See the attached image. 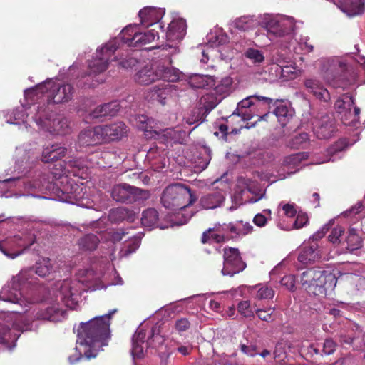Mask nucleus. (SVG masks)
Masks as SVG:
<instances>
[{
	"label": "nucleus",
	"mask_w": 365,
	"mask_h": 365,
	"mask_svg": "<svg viewBox=\"0 0 365 365\" xmlns=\"http://www.w3.org/2000/svg\"><path fill=\"white\" fill-rule=\"evenodd\" d=\"M115 312L116 309L80 324L76 354L68 357L71 364L83 357L88 360L95 358L103 346H108L110 339V321Z\"/></svg>",
	"instance_id": "1"
},
{
	"label": "nucleus",
	"mask_w": 365,
	"mask_h": 365,
	"mask_svg": "<svg viewBox=\"0 0 365 365\" xmlns=\"http://www.w3.org/2000/svg\"><path fill=\"white\" fill-rule=\"evenodd\" d=\"M261 24L267 32L275 36L284 38L287 43V48H292L295 53H298V48L295 46L296 40L294 39L292 34L294 29V21L292 17L266 14L262 16Z\"/></svg>",
	"instance_id": "2"
},
{
	"label": "nucleus",
	"mask_w": 365,
	"mask_h": 365,
	"mask_svg": "<svg viewBox=\"0 0 365 365\" xmlns=\"http://www.w3.org/2000/svg\"><path fill=\"white\" fill-rule=\"evenodd\" d=\"M272 102V98L257 94L247 96L237 103L236 109L230 116L241 117L243 122L254 117H258V121L264 120Z\"/></svg>",
	"instance_id": "3"
},
{
	"label": "nucleus",
	"mask_w": 365,
	"mask_h": 365,
	"mask_svg": "<svg viewBox=\"0 0 365 365\" xmlns=\"http://www.w3.org/2000/svg\"><path fill=\"white\" fill-rule=\"evenodd\" d=\"M73 93L74 88L69 83L60 84L48 81L29 90L26 96L38 100V95H41L46 97L47 103L50 104L68 102L72 99Z\"/></svg>",
	"instance_id": "4"
},
{
	"label": "nucleus",
	"mask_w": 365,
	"mask_h": 365,
	"mask_svg": "<svg viewBox=\"0 0 365 365\" xmlns=\"http://www.w3.org/2000/svg\"><path fill=\"white\" fill-rule=\"evenodd\" d=\"M160 200L166 209L176 211L192 205L197 200V197L189 187L175 183L163 190Z\"/></svg>",
	"instance_id": "5"
},
{
	"label": "nucleus",
	"mask_w": 365,
	"mask_h": 365,
	"mask_svg": "<svg viewBox=\"0 0 365 365\" xmlns=\"http://www.w3.org/2000/svg\"><path fill=\"white\" fill-rule=\"evenodd\" d=\"M29 275L27 271L20 272L16 276L13 277L11 281L0 291V301L19 304L22 307L21 310H11L12 312L21 313L27 310L23 309L24 301L21 298V289L26 283H30Z\"/></svg>",
	"instance_id": "6"
},
{
	"label": "nucleus",
	"mask_w": 365,
	"mask_h": 365,
	"mask_svg": "<svg viewBox=\"0 0 365 365\" xmlns=\"http://www.w3.org/2000/svg\"><path fill=\"white\" fill-rule=\"evenodd\" d=\"M118 48L116 42L113 41L106 43L100 50H97L96 58L88 63L89 73L87 77L96 76L105 71L108 68L109 62L115 58L113 56Z\"/></svg>",
	"instance_id": "7"
},
{
	"label": "nucleus",
	"mask_w": 365,
	"mask_h": 365,
	"mask_svg": "<svg viewBox=\"0 0 365 365\" xmlns=\"http://www.w3.org/2000/svg\"><path fill=\"white\" fill-rule=\"evenodd\" d=\"M321 73L327 83L334 87H346V84L340 83L339 73L346 68V63L339 57H333L321 60Z\"/></svg>",
	"instance_id": "8"
},
{
	"label": "nucleus",
	"mask_w": 365,
	"mask_h": 365,
	"mask_svg": "<svg viewBox=\"0 0 365 365\" xmlns=\"http://www.w3.org/2000/svg\"><path fill=\"white\" fill-rule=\"evenodd\" d=\"M111 195L116 202L133 203L138 200L148 199L150 192L148 190L124 183L115 185L112 189Z\"/></svg>",
	"instance_id": "9"
},
{
	"label": "nucleus",
	"mask_w": 365,
	"mask_h": 365,
	"mask_svg": "<svg viewBox=\"0 0 365 365\" xmlns=\"http://www.w3.org/2000/svg\"><path fill=\"white\" fill-rule=\"evenodd\" d=\"M120 35L123 43L129 46L139 48L153 42L155 37H158V38H159L158 31L155 28H153L144 33H141L134 31V28L132 26H127L121 31Z\"/></svg>",
	"instance_id": "10"
},
{
	"label": "nucleus",
	"mask_w": 365,
	"mask_h": 365,
	"mask_svg": "<svg viewBox=\"0 0 365 365\" xmlns=\"http://www.w3.org/2000/svg\"><path fill=\"white\" fill-rule=\"evenodd\" d=\"M354 105L353 97L349 93L342 95L335 102V108L345 125H354L359 121L360 109Z\"/></svg>",
	"instance_id": "11"
},
{
	"label": "nucleus",
	"mask_w": 365,
	"mask_h": 365,
	"mask_svg": "<svg viewBox=\"0 0 365 365\" xmlns=\"http://www.w3.org/2000/svg\"><path fill=\"white\" fill-rule=\"evenodd\" d=\"M86 191L82 185L70 181L65 178L61 181V186L57 189V195L60 200L71 204H79L84 198Z\"/></svg>",
	"instance_id": "12"
},
{
	"label": "nucleus",
	"mask_w": 365,
	"mask_h": 365,
	"mask_svg": "<svg viewBox=\"0 0 365 365\" xmlns=\"http://www.w3.org/2000/svg\"><path fill=\"white\" fill-rule=\"evenodd\" d=\"M58 292V297L65 305L71 309H74L81 294V284L78 281L65 279L63 281Z\"/></svg>",
	"instance_id": "13"
},
{
	"label": "nucleus",
	"mask_w": 365,
	"mask_h": 365,
	"mask_svg": "<svg viewBox=\"0 0 365 365\" xmlns=\"http://www.w3.org/2000/svg\"><path fill=\"white\" fill-rule=\"evenodd\" d=\"M337 279L332 273L317 269L309 293L316 296H325L328 289H333L336 285Z\"/></svg>",
	"instance_id": "14"
},
{
	"label": "nucleus",
	"mask_w": 365,
	"mask_h": 365,
	"mask_svg": "<svg viewBox=\"0 0 365 365\" xmlns=\"http://www.w3.org/2000/svg\"><path fill=\"white\" fill-rule=\"evenodd\" d=\"M247 189L248 191L255 195L254 197H251L248 200V202L255 203L262 199L265 195L264 190H259L257 192H256L252 187L250 185L247 183V181L245 178H239L237 184H236V190L233 196H232V202L235 204V206L230 207V210L236 209L238 205L242 204V195L245 190Z\"/></svg>",
	"instance_id": "15"
},
{
	"label": "nucleus",
	"mask_w": 365,
	"mask_h": 365,
	"mask_svg": "<svg viewBox=\"0 0 365 365\" xmlns=\"http://www.w3.org/2000/svg\"><path fill=\"white\" fill-rule=\"evenodd\" d=\"M103 143L120 140L127 135L128 127L122 121L99 125Z\"/></svg>",
	"instance_id": "16"
},
{
	"label": "nucleus",
	"mask_w": 365,
	"mask_h": 365,
	"mask_svg": "<svg viewBox=\"0 0 365 365\" xmlns=\"http://www.w3.org/2000/svg\"><path fill=\"white\" fill-rule=\"evenodd\" d=\"M163 14L164 11L160 8L146 6L140 10L138 15L141 25L145 27L153 26L155 29L164 31V26L160 21Z\"/></svg>",
	"instance_id": "17"
},
{
	"label": "nucleus",
	"mask_w": 365,
	"mask_h": 365,
	"mask_svg": "<svg viewBox=\"0 0 365 365\" xmlns=\"http://www.w3.org/2000/svg\"><path fill=\"white\" fill-rule=\"evenodd\" d=\"M29 247V245H24L21 238L16 236L0 241V251L11 259H14L21 255Z\"/></svg>",
	"instance_id": "18"
},
{
	"label": "nucleus",
	"mask_w": 365,
	"mask_h": 365,
	"mask_svg": "<svg viewBox=\"0 0 365 365\" xmlns=\"http://www.w3.org/2000/svg\"><path fill=\"white\" fill-rule=\"evenodd\" d=\"M304 86L307 92L317 99L323 102L329 101L331 98L330 93L319 79L316 78H306L304 81Z\"/></svg>",
	"instance_id": "19"
},
{
	"label": "nucleus",
	"mask_w": 365,
	"mask_h": 365,
	"mask_svg": "<svg viewBox=\"0 0 365 365\" xmlns=\"http://www.w3.org/2000/svg\"><path fill=\"white\" fill-rule=\"evenodd\" d=\"M78 140L82 146H93L103 143L100 125L82 130L78 135Z\"/></svg>",
	"instance_id": "20"
},
{
	"label": "nucleus",
	"mask_w": 365,
	"mask_h": 365,
	"mask_svg": "<svg viewBox=\"0 0 365 365\" xmlns=\"http://www.w3.org/2000/svg\"><path fill=\"white\" fill-rule=\"evenodd\" d=\"M220 100L217 99L215 93H208L202 95L198 102V120H204L207 114L216 107Z\"/></svg>",
	"instance_id": "21"
},
{
	"label": "nucleus",
	"mask_w": 365,
	"mask_h": 365,
	"mask_svg": "<svg viewBox=\"0 0 365 365\" xmlns=\"http://www.w3.org/2000/svg\"><path fill=\"white\" fill-rule=\"evenodd\" d=\"M186 22L183 19L173 20L168 25L165 35L168 41L182 40L186 34Z\"/></svg>",
	"instance_id": "22"
},
{
	"label": "nucleus",
	"mask_w": 365,
	"mask_h": 365,
	"mask_svg": "<svg viewBox=\"0 0 365 365\" xmlns=\"http://www.w3.org/2000/svg\"><path fill=\"white\" fill-rule=\"evenodd\" d=\"M172 86L168 83H162L154 86L149 92L148 98L151 101H157L161 105L166 104V99L171 95Z\"/></svg>",
	"instance_id": "23"
},
{
	"label": "nucleus",
	"mask_w": 365,
	"mask_h": 365,
	"mask_svg": "<svg viewBox=\"0 0 365 365\" xmlns=\"http://www.w3.org/2000/svg\"><path fill=\"white\" fill-rule=\"evenodd\" d=\"M339 8L349 16H354L363 13L365 0H340Z\"/></svg>",
	"instance_id": "24"
},
{
	"label": "nucleus",
	"mask_w": 365,
	"mask_h": 365,
	"mask_svg": "<svg viewBox=\"0 0 365 365\" xmlns=\"http://www.w3.org/2000/svg\"><path fill=\"white\" fill-rule=\"evenodd\" d=\"M159 79L160 76L158 68L155 69L149 66L143 68L135 76V81L142 85H149Z\"/></svg>",
	"instance_id": "25"
},
{
	"label": "nucleus",
	"mask_w": 365,
	"mask_h": 365,
	"mask_svg": "<svg viewBox=\"0 0 365 365\" xmlns=\"http://www.w3.org/2000/svg\"><path fill=\"white\" fill-rule=\"evenodd\" d=\"M66 150V148L61 147L58 144H53L51 146H48L43 150L42 161L48 163L58 160L65 156Z\"/></svg>",
	"instance_id": "26"
},
{
	"label": "nucleus",
	"mask_w": 365,
	"mask_h": 365,
	"mask_svg": "<svg viewBox=\"0 0 365 365\" xmlns=\"http://www.w3.org/2000/svg\"><path fill=\"white\" fill-rule=\"evenodd\" d=\"M247 267L242 260L239 250L230 247V277L242 272Z\"/></svg>",
	"instance_id": "27"
},
{
	"label": "nucleus",
	"mask_w": 365,
	"mask_h": 365,
	"mask_svg": "<svg viewBox=\"0 0 365 365\" xmlns=\"http://www.w3.org/2000/svg\"><path fill=\"white\" fill-rule=\"evenodd\" d=\"M320 257L318 245L314 242L309 246H304L302 248L299 255L298 259L303 264L314 262Z\"/></svg>",
	"instance_id": "28"
},
{
	"label": "nucleus",
	"mask_w": 365,
	"mask_h": 365,
	"mask_svg": "<svg viewBox=\"0 0 365 365\" xmlns=\"http://www.w3.org/2000/svg\"><path fill=\"white\" fill-rule=\"evenodd\" d=\"M225 196L218 192L210 193L202 196L200 199L201 206L206 210L220 207L225 201Z\"/></svg>",
	"instance_id": "29"
},
{
	"label": "nucleus",
	"mask_w": 365,
	"mask_h": 365,
	"mask_svg": "<svg viewBox=\"0 0 365 365\" xmlns=\"http://www.w3.org/2000/svg\"><path fill=\"white\" fill-rule=\"evenodd\" d=\"M307 158L308 154L304 152L292 154L284 158L283 164L288 170L294 169L291 170L290 173H295L299 170V165L302 160H306Z\"/></svg>",
	"instance_id": "30"
},
{
	"label": "nucleus",
	"mask_w": 365,
	"mask_h": 365,
	"mask_svg": "<svg viewBox=\"0 0 365 365\" xmlns=\"http://www.w3.org/2000/svg\"><path fill=\"white\" fill-rule=\"evenodd\" d=\"M108 218L112 222H120L124 220L132 222L134 220L133 212L127 208L119 207L110 211Z\"/></svg>",
	"instance_id": "31"
},
{
	"label": "nucleus",
	"mask_w": 365,
	"mask_h": 365,
	"mask_svg": "<svg viewBox=\"0 0 365 365\" xmlns=\"http://www.w3.org/2000/svg\"><path fill=\"white\" fill-rule=\"evenodd\" d=\"M64 311L59 309L57 306L48 307L44 310H40L36 313V317L38 319L58 321L63 316Z\"/></svg>",
	"instance_id": "32"
},
{
	"label": "nucleus",
	"mask_w": 365,
	"mask_h": 365,
	"mask_svg": "<svg viewBox=\"0 0 365 365\" xmlns=\"http://www.w3.org/2000/svg\"><path fill=\"white\" fill-rule=\"evenodd\" d=\"M252 230L253 227L249 222L237 221L235 223L230 224V238L234 239L246 235L250 233Z\"/></svg>",
	"instance_id": "33"
},
{
	"label": "nucleus",
	"mask_w": 365,
	"mask_h": 365,
	"mask_svg": "<svg viewBox=\"0 0 365 365\" xmlns=\"http://www.w3.org/2000/svg\"><path fill=\"white\" fill-rule=\"evenodd\" d=\"M335 130L334 124L327 117H324L322 123L315 129V133L319 138H330Z\"/></svg>",
	"instance_id": "34"
},
{
	"label": "nucleus",
	"mask_w": 365,
	"mask_h": 365,
	"mask_svg": "<svg viewBox=\"0 0 365 365\" xmlns=\"http://www.w3.org/2000/svg\"><path fill=\"white\" fill-rule=\"evenodd\" d=\"M291 348V343L287 340L281 339L276 344L273 352L276 363L283 364L287 356V350Z\"/></svg>",
	"instance_id": "35"
},
{
	"label": "nucleus",
	"mask_w": 365,
	"mask_h": 365,
	"mask_svg": "<svg viewBox=\"0 0 365 365\" xmlns=\"http://www.w3.org/2000/svg\"><path fill=\"white\" fill-rule=\"evenodd\" d=\"M274 113L278 121L282 125H285L288 120L292 117L293 110L289 109L283 102L277 101L275 102Z\"/></svg>",
	"instance_id": "36"
},
{
	"label": "nucleus",
	"mask_w": 365,
	"mask_h": 365,
	"mask_svg": "<svg viewBox=\"0 0 365 365\" xmlns=\"http://www.w3.org/2000/svg\"><path fill=\"white\" fill-rule=\"evenodd\" d=\"M189 84L195 88H204L214 85L213 77L208 75L193 74L189 78Z\"/></svg>",
	"instance_id": "37"
},
{
	"label": "nucleus",
	"mask_w": 365,
	"mask_h": 365,
	"mask_svg": "<svg viewBox=\"0 0 365 365\" xmlns=\"http://www.w3.org/2000/svg\"><path fill=\"white\" fill-rule=\"evenodd\" d=\"M158 212L155 208H148L142 212L141 223L143 226L153 228L158 226Z\"/></svg>",
	"instance_id": "38"
},
{
	"label": "nucleus",
	"mask_w": 365,
	"mask_h": 365,
	"mask_svg": "<svg viewBox=\"0 0 365 365\" xmlns=\"http://www.w3.org/2000/svg\"><path fill=\"white\" fill-rule=\"evenodd\" d=\"M16 340V334H12L8 326L0 324V344L11 349L15 346Z\"/></svg>",
	"instance_id": "39"
},
{
	"label": "nucleus",
	"mask_w": 365,
	"mask_h": 365,
	"mask_svg": "<svg viewBox=\"0 0 365 365\" xmlns=\"http://www.w3.org/2000/svg\"><path fill=\"white\" fill-rule=\"evenodd\" d=\"M158 71L159 72L160 79L162 78L168 83L169 82H175L180 78V73L174 68L164 67L163 66L158 67Z\"/></svg>",
	"instance_id": "40"
},
{
	"label": "nucleus",
	"mask_w": 365,
	"mask_h": 365,
	"mask_svg": "<svg viewBox=\"0 0 365 365\" xmlns=\"http://www.w3.org/2000/svg\"><path fill=\"white\" fill-rule=\"evenodd\" d=\"M309 143V138L308 134L306 133H301L292 138L288 142L287 146L293 149H303L305 148Z\"/></svg>",
	"instance_id": "41"
},
{
	"label": "nucleus",
	"mask_w": 365,
	"mask_h": 365,
	"mask_svg": "<svg viewBox=\"0 0 365 365\" xmlns=\"http://www.w3.org/2000/svg\"><path fill=\"white\" fill-rule=\"evenodd\" d=\"M53 272V266L51 259L44 258L36 263L35 273L41 277H49Z\"/></svg>",
	"instance_id": "42"
},
{
	"label": "nucleus",
	"mask_w": 365,
	"mask_h": 365,
	"mask_svg": "<svg viewBox=\"0 0 365 365\" xmlns=\"http://www.w3.org/2000/svg\"><path fill=\"white\" fill-rule=\"evenodd\" d=\"M99 243L98 237L94 234H88L79 240V246L86 250H94Z\"/></svg>",
	"instance_id": "43"
},
{
	"label": "nucleus",
	"mask_w": 365,
	"mask_h": 365,
	"mask_svg": "<svg viewBox=\"0 0 365 365\" xmlns=\"http://www.w3.org/2000/svg\"><path fill=\"white\" fill-rule=\"evenodd\" d=\"M316 269H309L304 272H303L300 276V282L302 285L304 287L307 292H309V289H311L313 281L314 279L316 272Z\"/></svg>",
	"instance_id": "44"
},
{
	"label": "nucleus",
	"mask_w": 365,
	"mask_h": 365,
	"mask_svg": "<svg viewBox=\"0 0 365 365\" xmlns=\"http://www.w3.org/2000/svg\"><path fill=\"white\" fill-rule=\"evenodd\" d=\"M53 130L59 135H65L68 133L69 121L66 118L61 117L56 118L53 121Z\"/></svg>",
	"instance_id": "45"
},
{
	"label": "nucleus",
	"mask_w": 365,
	"mask_h": 365,
	"mask_svg": "<svg viewBox=\"0 0 365 365\" xmlns=\"http://www.w3.org/2000/svg\"><path fill=\"white\" fill-rule=\"evenodd\" d=\"M346 243L347 249L352 252L361 247L362 241L354 230H351L346 237Z\"/></svg>",
	"instance_id": "46"
},
{
	"label": "nucleus",
	"mask_w": 365,
	"mask_h": 365,
	"mask_svg": "<svg viewBox=\"0 0 365 365\" xmlns=\"http://www.w3.org/2000/svg\"><path fill=\"white\" fill-rule=\"evenodd\" d=\"M233 26L240 31H247L254 26V20L251 16H242L233 22Z\"/></svg>",
	"instance_id": "47"
},
{
	"label": "nucleus",
	"mask_w": 365,
	"mask_h": 365,
	"mask_svg": "<svg viewBox=\"0 0 365 365\" xmlns=\"http://www.w3.org/2000/svg\"><path fill=\"white\" fill-rule=\"evenodd\" d=\"M216 47H218V52L220 53L222 58H226V55L223 53L225 48L228 43V37L226 34H219L215 36V41L213 42Z\"/></svg>",
	"instance_id": "48"
},
{
	"label": "nucleus",
	"mask_w": 365,
	"mask_h": 365,
	"mask_svg": "<svg viewBox=\"0 0 365 365\" xmlns=\"http://www.w3.org/2000/svg\"><path fill=\"white\" fill-rule=\"evenodd\" d=\"M272 211L269 209H265L262 213L257 214L253 219V222L258 227H264L267 221L271 219Z\"/></svg>",
	"instance_id": "49"
},
{
	"label": "nucleus",
	"mask_w": 365,
	"mask_h": 365,
	"mask_svg": "<svg viewBox=\"0 0 365 365\" xmlns=\"http://www.w3.org/2000/svg\"><path fill=\"white\" fill-rule=\"evenodd\" d=\"M141 235L139 236H134L132 240L128 242L126 245V247L124 250V255H129L139 247L140 245Z\"/></svg>",
	"instance_id": "50"
},
{
	"label": "nucleus",
	"mask_w": 365,
	"mask_h": 365,
	"mask_svg": "<svg viewBox=\"0 0 365 365\" xmlns=\"http://www.w3.org/2000/svg\"><path fill=\"white\" fill-rule=\"evenodd\" d=\"M245 56L254 63H262L264 59L263 53L255 48H248L245 52Z\"/></svg>",
	"instance_id": "51"
},
{
	"label": "nucleus",
	"mask_w": 365,
	"mask_h": 365,
	"mask_svg": "<svg viewBox=\"0 0 365 365\" xmlns=\"http://www.w3.org/2000/svg\"><path fill=\"white\" fill-rule=\"evenodd\" d=\"M106 111L104 114L107 116H115L120 109V105L118 101H112L104 104Z\"/></svg>",
	"instance_id": "52"
},
{
	"label": "nucleus",
	"mask_w": 365,
	"mask_h": 365,
	"mask_svg": "<svg viewBox=\"0 0 365 365\" xmlns=\"http://www.w3.org/2000/svg\"><path fill=\"white\" fill-rule=\"evenodd\" d=\"M239 312L245 317H252L254 316V312L250 308L249 301L240 302L238 304Z\"/></svg>",
	"instance_id": "53"
},
{
	"label": "nucleus",
	"mask_w": 365,
	"mask_h": 365,
	"mask_svg": "<svg viewBox=\"0 0 365 365\" xmlns=\"http://www.w3.org/2000/svg\"><path fill=\"white\" fill-rule=\"evenodd\" d=\"M274 290L267 286L260 287L257 293V298L259 299H272L274 297Z\"/></svg>",
	"instance_id": "54"
},
{
	"label": "nucleus",
	"mask_w": 365,
	"mask_h": 365,
	"mask_svg": "<svg viewBox=\"0 0 365 365\" xmlns=\"http://www.w3.org/2000/svg\"><path fill=\"white\" fill-rule=\"evenodd\" d=\"M163 341V337L160 335L158 330H157L155 327H153L150 330V336L148 337L146 343L149 346H152L153 342H155L158 344H161Z\"/></svg>",
	"instance_id": "55"
},
{
	"label": "nucleus",
	"mask_w": 365,
	"mask_h": 365,
	"mask_svg": "<svg viewBox=\"0 0 365 365\" xmlns=\"http://www.w3.org/2000/svg\"><path fill=\"white\" fill-rule=\"evenodd\" d=\"M181 131H178L174 130L173 128H167L164 130V136L166 137L168 140H170L173 143H180V136L181 135Z\"/></svg>",
	"instance_id": "56"
},
{
	"label": "nucleus",
	"mask_w": 365,
	"mask_h": 365,
	"mask_svg": "<svg viewBox=\"0 0 365 365\" xmlns=\"http://www.w3.org/2000/svg\"><path fill=\"white\" fill-rule=\"evenodd\" d=\"M282 207L284 211V215L287 217H294L296 215L297 210L295 208V205L294 204L286 203L283 204V202H280L278 205V208Z\"/></svg>",
	"instance_id": "57"
},
{
	"label": "nucleus",
	"mask_w": 365,
	"mask_h": 365,
	"mask_svg": "<svg viewBox=\"0 0 365 365\" xmlns=\"http://www.w3.org/2000/svg\"><path fill=\"white\" fill-rule=\"evenodd\" d=\"M333 223H334L333 220H329V222L327 224L324 225L320 230L317 231L310 237V240H312L314 242V241H317V240L321 239L322 237H323L324 236V235L327 233V232L329 230L330 226L332 225Z\"/></svg>",
	"instance_id": "58"
},
{
	"label": "nucleus",
	"mask_w": 365,
	"mask_h": 365,
	"mask_svg": "<svg viewBox=\"0 0 365 365\" xmlns=\"http://www.w3.org/2000/svg\"><path fill=\"white\" fill-rule=\"evenodd\" d=\"M344 232V228L341 226L334 227L331 234L329 235V240L333 243H337L340 242V237Z\"/></svg>",
	"instance_id": "59"
},
{
	"label": "nucleus",
	"mask_w": 365,
	"mask_h": 365,
	"mask_svg": "<svg viewBox=\"0 0 365 365\" xmlns=\"http://www.w3.org/2000/svg\"><path fill=\"white\" fill-rule=\"evenodd\" d=\"M190 327V323L187 318H181L176 320L175 328L179 332L187 331Z\"/></svg>",
	"instance_id": "60"
},
{
	"label": "nucleus",
	"mask_w": 365,
	"mask_h": 365,
	"mask_svg": "<svg viewBox=\"0 0 365 365\" xmlns=\"http://www.w3.org/2000/svg\"><path fill=\"white\" fill-rule=\"evenodd\" d=\"M344 145L343 142H339L334 148H330L329 150V154L331 155L330 158L326 161H334L336 160V156L339 153H341L344 150Z\"/></svg>",
	"instance_id": "61"
},
{
	"label": "nucleus",
	"mask_w": 365,
	"mask_h": 365,
	"mask_svg": "<svg viewBox=\"0 0 365 365\" xmlns=\"http://www.w3.org/2000/svg\"><path fill=\"white\" fill-rule=\"evenodd\" d=\"M336 344L331 339H327L323 344L322 351L326 355L333 354L336 349Z\"/></svg>",
	"instance_id": "62"
},
{
	"label": "nucleus",
	"mask_w": 365,
	"mask_h": 365,
	"mask_svg": "<svg viewBox=\"0 0 365 365\" xmlns=\"http://www.w3.org/2000/svg\"><path fill=\"white\" fill-rule=\"evenodd\" d=\"M281 284L290 291H294L295 287V277L294 275H287L282 277Z\"/></svg>",
	"instance_id": "63"
},
{
	"label": "nucleus",
	"mask_w": 365,
	"mask_h": 365,
	"mask_svg": "<svg viewBox=\"0 0 365 365\" xmlns=\"http://www.w3.org/2000/svg\"><path fill=\"white\" fill-rule=\"evenodd\" d=\"M143 344L132 341L131 353L134 358H142L143 356Z\"/></svg>",
	"instance_id": "64"
}]
</instances>
